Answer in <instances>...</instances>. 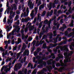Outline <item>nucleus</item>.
I'll use <instances>...</instances> for the list:
<instances>
[{"mask_svg":"<svg viewBox=\"0 0 74 74\" xmlns=\"http://www.w3.org/2000/svg\"><path fill=\"white\" fill-rule=\"evenodd\" d=\"M22 67V64L21 63H19L17 66L18 68L19 69H21V67Z\"/></svg>","mask_w":74,"mask_h":74,"instance_id":"nucleus-29","label":"nucleus"},{"mask_svg":"<svg viewBox=\"0 0 74 74\" xmlns=\"http://www.w3.org/2000/svg\"><path fill=\"white\" fill-rule=\"evenodd\" d=\"M41 57L40 56H38L36 57V59H38L41 58Z\"/></svg>","mask_w":74,"mask_h":74,"instance_id":"nucleus-49","label":"nucleus"},{"mask_svg":"<svg viewBox=\"0 0 74 74\" xmlns=\"http://www.w3.org/2000/svg\"><path fill=\"white\" fill-rule=\"evenodd\" d=\"M58 45V43H56L54 45L52 44V43H51L50 44L49 47L51 48H53V47H55L56 46Z\"/></svg>","mask_w":74,"mask_h":74,"instance_id":"nucleus-13","label":"nucleus"},{"mask_svg":"<svg viewBox=\"0 0 74 74\" xmlns=\"http://www.w3.org/2000/svg\"><path fill=\"white\" fill-rule=\"evenodd\" d=\"M26 11L28 14L29 12V8L27 7V9L26 10Z\"/></svg>","mask_w":74,"mask_h":74,"instance_id":"nucleus-51","label":"nucleus"},{"mask_svg":"<svg viewBox=\"0 0 74 74\" xmlns=\"http://www.w3.org/2000/svg\"><path fill=\"white\" fill-rule=\"evenodd\" d=\"M56 18V16H54L53 18H51V21H53L54 20H55Z\"/></svg>","mask_w":74,"mask_h":74,"instance_id":"nucleus-39","label":"nucleus"},{"mask_svg":"<svg viewBox=\"0 0 74 74\" xmlns=\"http://www.w3.org/2000/svg\"><path fill=\"white\" fill-rule=\"evenodd\" d=\"M53 51H54V52L56 53V52H57L58 51V49H53Z\"/></svg>","mask_w":74,"mask_h":74,"instance_id":"nucleus-43","label":"nucleus"},{"mask_svg":"<svg viewBox=\"0 0 74 74\" xmlns=\"http://www.w3.org/2000/svg\"><path fill=\"white\" fill-rule=\"evenodd\" d=\"M41 51V49L40 48H38L37 49V52H40V51Z\"/></svg>","mask_w":74,"mask_h":74,"instance_id":"nucleus-46","label":"nucleus"},{"mask_svg":"<svg viewBox=\"0 0 74 74\" xmlns=\"http://www.w3.org/2000/svg\"><path fill=\"white\" fill-rule=\"evenodd\" d=\"M56 57L55 56V54H51V55H49L48 56H47L46 58H45V59L47 60L48 59H51V58H52L53 59H55Z\"/></svg>","mask_w":74,"mask_h":74,"instance_id":"nucleus-3","label":"nucleus"},{"mask_svg":"<svg viewBox=\"0 0 74 74\" xmlns=\"http://www.w3.org/2000/svg\"><path fill=\"white\" fill-rule=\"evenodd\" d=\"M42 64L43 65L44 67H46L47 66V62H44Z\"/></svg>","mask_w":74,"mask_h":74,"instance_id":"nucleus-36","label":"nucleus"},{"mask_svg":"<svg viewBox=\"0 0 74 74\" xmlns=\"http://www.w3.org/2000/svg\"><path fill=\"white\" fill-rule=\"evenodd\" d=\"M41 17H40V16H38V18H37V20H40V21H39L40 22H41Z\"/></svg>","mask_w":74,"mask_h":74,"instance_id":"nucleus-47","label":"nucleus"},{"mask_svg":"<svg viewBox=\"0 0 74 74\" xmlns=\"http://www.w3.org/2000/svg\"><path fill=\"white\" fill-rule=\"evenodd\" d=\"M23 55L25 56L26 55L27 56H29V51L28 50L26 49L23 53Z\"/></svg>","mask_w":74,"mask_h":74,"instance_id":"nucleus-8","label":"nucleus"},{"mask_svg":"<svg viewBox=\"0 0 74 74\" xmlns=\"http://www.w3.org/2000/svg\"><path fill=\"white\" fill-rule=\"evenodd\" d=\"M21 52H19V53H17V55L16 56H17L19 57V56H20L21 55Z\"/></svg>","mask_w":74,"mask_h":74,"instance_id":"nucleus-53","label":"nucleus"},{"mask_svg":"<svg viewBox=\"0 0 74 74\" xmlns=\"http://www.w3.org/2000/svg\"><path fill=\"white\" fill-rule=\"evenodd\" d=\"M44 33L41 31L39 34V38H41V37H42V36H43V35H44Z\"/></svg>","mask_w":74,"mask_h":74,"instance_id":"nucleus-15","label":"nucleus"},{"mask_svg":"<svg viewBox=\"0 0 74 74\" xmlns=\"http://www.w3.org/2000/svg\"><path fill=\"white\" fill-rule=\"evenodd\" d=\"M22 34V40H23L24 39V37H23V36H24L25 34H24V33Z\"/></svg>","mask_w":74,"mask_h":74,"instance_id":"nucleus-56","label":"nucleus"},{"mask_svg":"<svg viewBox=\"0 0 74 74\" xmlns=\"http://www.w3.org/2000/svg\"><path fill=\"white\" fill-rule=\"evenodd\" d=\"M7 23L8 24H10V20L9 19H8Z\"/></svg>","mask_w":74,"mask_h":74,"instance_id":"nucleus-61","label":"nucleus"},{"mask_svg":"<svg viewBox=\"0 0 74 74\" xmlns=\"http://www.w3.org/2000/svg\"><path fill=\"white\" fill-rule=\"evenodd\" d=\"M68 53L67 52H66V53H64V56H65V57H66H66H69V56H68Z\"/></svg>","mask_w":74,"mask_h":74,"instance_id":"nucleus-22","label":"nucleus"},{"mask_svg":"<svg viewBox=\"0 0 74 74\" xmlns=\"http://www.w3.org/2000/svg\"><path fill=\"white\" fill-rule=\"evenodd\" d=\"M35 11L36 12L35 14H37V11H38V8H37L35 7Z\"/></svg>","mask_w":74,"mask_h":74,"instance_id":"nucleus-41","label":"nucleus"},{"mask_svg":"<svg viewBox=\"0 0 74 74\" xmlns=\"http://www.w3.org/2000/svg\"><path fill=\"white\" fill-rule=\"evenodd\" d=\"M15 67L14 68V71H17V70H18V66H16L15 65Z\"/></svg>","mask_w":74,"mask_h":74,"instance_id":"nucleus-34","label":"nucleus"},{"mask_svg":"<svg viewBox=\"0 0 74 74\" xmlns=\"http://www.w3.org/2000/svg\"><path fill=\"white\" fill-rule=\"evenodd\" d=\"M58 57H57L56 59V62H58L60 59H63V56L60 54L58 55Z\"/></svg>","mask_w":74,"mask_h":74,"instance_id":"nucleus-4","label":"nucleus"},{"mask_svg":"<svg viewBox=\"0 0 74 74\" xmlns=\"http://www.w3.org/2000/svg\"><path fill=\"white\" fill-rule=\"evenodd\" d=\"M17 48V46H16L14 47L13 49V51H16V50Z\"/></svg>","mask_w":74,"mask_h":74,"instance_id":"nucleus-52","label":"nucleus"},{"mask_svg":"<svg viewBox=\"0 0 74 74\" xmlns=\"http://www.w3.org/2000/svg\"><path fill=\"white\" fill-rule=\"evenodd\" d=\"M58 38H54V43H56L58 41Z\"/></svg>","mask_w":74,"mask_h":74,"instance_id":"nucleus-24","label":"nucleus"},{"mask_svg":"<svg viewBox=\"0 0 74 74\" xmlns=\"http://www.w3.org/2000/svg\"><path fill=\"white\" fill-rule=\"evenodd\" d=\"M37 64H35L34 66V67L33 68V69H35L36 67H37Z\"/></svg>","mask_w":74,"mask_h":74,"instance_id":"nucleus-54","label":"nucleus"},{"mask_svg":"<svg viewBox=\"0 0 74 74\" xmlns=\"http://www.w3.org/2000/svg\"><path fill=\"white\" fill-rule=\"evenodd\" d=\"M53 11L52 10H51L50 13H47V17H48V16H52V14H53Z\"/></svg>","mask_w":74,"mask_h":74,"instance_id":"nucleus-12","label":"nucleus"},{"mask_svg":"<svg viewBox=\"0 0 74 74\" xmlns=\"http://www.w3.org/2000/svg\"><path fill=\"white\" fill-rule=\"evenodd\" d=\"M18 18H19V15H17L15 17L14 21H15L16 20H18Z\"/></svg>","mask_w":74,"mask_h":74,"instance_id":"nucleus-35","label":"nucleus"},{"mask_svg":"<svg viewBox=\"0 0 74 74\" xmlns=\"http://www.w3.org/2000/svg\"><path fill=\"white\" fill-rule=\"evenodd\" d=\"M31 3V1L29 0V1L28 2V6H29V5H30Z\"/></svg>","mask_w":74,"mask_h":74,"instance_id":"nucleus-50","label":"nucleus"},{"mask_svg":"<svg viewBox=\"0 0 74 74\" xmlns=\"http://www.w3.org/2000/svg\"><path fill=\"white\" fill-rule=\"evenodd\" d=\"M21 22L23 23H24V22H27V20H25V19H24V18H22L21 20Z\"/></svg>","mask_w":74,"mask_h":74,"instance_id":"nucleus-23","label":"nucleus"},{"mask_svg":"<svg viewBox=\"0 0 74 74\" xmlns=\"http://www.w3.org/2000/svg\"><path fill=\"white\" fill-rule=\"evenodd\" d=\"M33 61L34 62V63H37V61H36V58L35 57H34L33 58Z\"/></svg>","mask_w":74,"mask_h":74,"instance_id":"nucleus-30","label":"nucleus"},{"mask_svg":"<svg viewBox=\"0 0 74 74\" xmlns=\"http://www.w3.org/2000/svg\"><path fill=\"white\" fill-rule=\"evenodd\" d=\"M27 69H26L25 71H24V74H27Z\"/></svg>","mask_w":74,"mask_h":74,"instance_id":"nucleus-62","label":"nucleus"},{"mask_svg":"<svg viewBox=\"0 0 74 74\" xmlns=\"http://www.w3.org/2000/svg\"><path fill=\"white\" fill-rule=\"evenodd\" d=\"M71 2H69L68 4V6L69 7V8L68 10V12L69 13V14H71L72 12H73V10H71Z\"/></svg>","mask_w":74,"mask_h":74,"instance_id":"nucleus-5","label":"nucleus"},{"mask_svg":"<svg viewBox=\"0 0 74 74\" xmlns=\"http://www.w3.org/2000/svg\"><path fill=\"white\" fill-rule=\"evenodd\" d=\"M13 7L14 8V9L15 10H16V5L15 4H13Z\"/></svg>","mask_w":74,"mask_h":74,"instance_id":"nucleus-28","label":"nucleus"},{"mask_svg":"<svg viewBox=\"0 0 74 74\" xmlns=\"http://www.w3.org/2000/svg\"><path fill=\"white\" fill-rule=\"evenodd\" d=\"M49 23V21L47 19H46L45 21H44V24H46V25H48Z\"/></svg>","mask_w":74,"mask_h":74,"instance_id":"nucleus-19","label":"nucleus"},{"mask_svg":"<svg viewBox=\"0 0 74 74\" xmlns=\"http://www.w3.org/2000/svg\"><path fill=\"white\" fill-rule=\"evenodd\" d=\"M37 67L38 68H39V69L42 68L43 67V64H42L38 65L37 66Z\"/></svg>","mask_w":74,"mask_h":74,"instance_id":"nucleus-17","label":"nucleus"},{"mask_svg":"<svg viewBox=\"0 0 74 74\" xmlns=\"http://www.w3.org/2000/svg\"><path fill=\"white\" fill-rule=\"evenodd\" d=\"M45 25H44L42 28V31H43L45 30Z\"/></svg>","mask_w":74,"mask_h":74,"instance_id":"nucleus-32","label":"nucleus"},{"mask_svg":"<svg viewBox=\"0 0 74 74\" xmlns=\"http://www.w3.org/2000/svg\"><path fill=\"white\" fill-rule=\"evenodd\" d=\"M10 69H4V71H5V72H6V73H7L8 72V71H10Z\"/></svg>","mask_w":74,"mask_h":74,"instance_id":"nucleus-31","label":"nucleus"},{"mask_svg":"<svg viewBox=\"0 0 74 74\" xmlns=\"http://www.w3.org/2000/svg\"><path fill=\"white\" fill-rule=\"evenodd\" d=\"M19 30H20V28L18 29L17 30L16 29H14L13 30L12 32V33H10V35H12V36H14V32H16L17 33H18L19 32Z\"/></svg>","mask_w":74,"mask_h":74,"instance_id":"nucleus-6","label":"nucleus"},{"mask_svg":"<svg viewBox=\"0 0 74 74\" xmlns=\"http://www.w3.org/2000/svg\"><path fill=\"white\" fill-rule=\"evenodd\" d=\"M7 53H8V55L9 54L8 53V50H7L5 51V55H7Z\"/></svg>","mask_w":74,"mask_h":74,"instance_id":"nucleus-44","label":"nucleus"},{"mask_svg":"<svg viewBox=\"0 0 74 74\" xmlns=\"http://www.w3.org/2000/svg\"><path fill=\"white\" fill-rule=\"evenodd\" d=\"M56 67H60V63L59 64H56Z\"/></svg>","mask_w":74,"mask_h":74,"instance_id":"nucleus-45","label":"nucleus"},{"mask_svg":"<svg viewBox=\"0 0 74 74\" xmlns=\"http://www.w3.org/2000/svg\"><path fill=\"white\" fill-rule=\"evenodd\" d=\"M48 36L49 37V38L50 39H51V38H52L53 37V34L52 33H50L48 34Z\"/></svg>","mask_w":74,"mask_h":74,"instance_id":"nucleus-16","label":"nucleus"},{"mask_svg":"<svg viewBox=\"0 0 74 74\" xmlns=\"http://www.w3.org/2000/svg\"><path fill=\"white\" fill-rule=\"evenodd\" d=\"M69 26H70V27H73V26H74V24H70L69 25Z\"/></svg>","mask_w":74,"mask_h":74,"instance_id":"nucleus-58","label":"nucleus"},{"mask_svg":"<svg viewBox=\"0 0 74 74\" xmlns=\"http://www.w3.org/2000/svg\"><path fill=\"white\" fill-rule=\"evenodd\" d=\"M11 58H8V59L6 60V62L7 63L8 62H10V61H11Z\"/></svg>","mask_w":74,"mask_h":74,"instance_id":"nucleus-33","label":"nucleus"},{"mask_svg":"<svg viewBox=\"0 0 74 74\" xmlns=\"http://www.w3.org/2000/svg\"><path fill=\"white\" fill-rule=\"evenodd\" d=\"M4 67H5V66L4 65L3 67H2L1 70V72H2V71H3V70H4Z\"/></svg>","mask_w":74,"mask_h":74,"instance_id":"nucleus-48","label":"nucleus"},{"mask_svg":"<svg viewBox=\"0 0 74 74\" xmlns=\"http://www.w3.org/2000/svg\"><path fill=\"white\" fill-rule=\"evenodd\" d=\"M34 56H37V52H35L34 53Z\"/></svg>","mask_w":74,"mask_h":74,"instance_id":"nucleus-57","label":"nucleus"},{"mask_svg":"<svg viewBox=\"0 0 74 74\" xmlns=\"http://www.w3.org/2000/svg\"><path fill=\"white\" fill-rule=\"evenodd\" d=\"M0 51H2V52H5V49H3V48L2 47H0Z\"/></svg>","mask_w":74,"mask_h":74,"instance_id":"nucleus-25","label":"nucleus"},{"mask_svg":"<svg viewBox=\"0 0 74 74\" xmlns=\"http://www.w3.org/2000/svg\"><path fill=\"white\" fill-rule=\"evenodd\" d=\"M69 48L71 50H74V48L72 46H70Z\"/></svg>","mask_w":74,"mask_h":74,"instance_id":"nucleus-55","label":"nucleus"},{"mask_svg":"<svg viewBox=\"0 0 74 74\" xmlns=\"http://www.w3.org/2000/svg\"><path fill=\"white\" fill-rule=\"evenodd\" d=\"M54 3H53L52 7L53 8H54L55 7V4H58L59 3V0H55L54 1Z\"/></svg>","mask_w":74,"mask_h":74,"instance_id":"nucleus-10","label":"nucleus"},{"mask_svg":"<svg viewBox=\"0 0 74 74\" xmlns=\"http://www.w3.org/2000/svg\"><path fill=\"white\" fill-rule=\"evenodd\" d=\"M52 4L51 3H50L49 6H47L48 8H49V10H51V9H52Z\"/></svg>","mask_w":74,"mask_h":74,"instance_id":"nucleus-20","label":"nucleus"},{"mask_svg":"<svg viewBox=\"0 0 74 74\" xmlns=\"http://www.w3.org/2000/svg\"><path fill=\"white\" fill-rule=\"evenodd\" d=\"M73 53H74V52L73 51H71L70 53H69L68 58H69V56H71V55H72V54H73Z\"/></svg>","mask_w":74,"mask_h":74,"instance_id":"nucleus-18","label":"nucleus"},{"mask_svg":"<svg viewBox=\"0 0 74 74\" xmlns=\"http://www.w3.org/2000/svg\"><path fill=\"white\" fill-rule=\"evenodd\" d=\"M46 30L45 29V30L43 31H41V32H42L44 34H45V33H48V30H49V28L48 27H46Z\"/></svg>","mask_w":74,"mask_h":74,"instance_id":"nucleus-11","label":"nucleus"},{"mask_svg":"<svg viewBox=\"0 0 74 74\" xmlns=\"http://www.w3.org/2000/svg\"><path fill=\"white\" fill-rule=\"evenodd\" d=\"M13 27H15V29H17L18 28H19V26L18 25H13Z\"/></svg>","mask_w":74,"mask_h":74,"instance_id":"nucleus-27","label":"nucleus"},{"mask_svg":"<svg viewBox=\"0 0 74 74\" xmlns=\"http://www.w3.org/2000/svg\"><path fill=\"white\" fill-rule=\"evenodd\" d=\"M24 31L25 33H26L28 31V29L27 28H25L24 29Z\"/></svg>","mask_w":74,"mask_h":74,"instance_id":"nucleus-59","label":"nucleus"},{"mask_svg":"<svg viewBox=\"0 0 74 74\" xmlns=\"http://www.w3.org/2000/svg\"><path fill=\"white\" fill-rule=\"evenodd\" d=\"M56 49H60V50H62L64 52H66L69 51V49H68L67 46L65 45L63 47L61 46H58L56 47Z\"/></svg>","mask_w":74,"mask_h":74,"instance_id":"nucleus-1","label":"nucleus"},{"mask_svg":"<svg viewBox=\"0 0 74 74\" xmlns=\"http://www.w3.org/2000/svg\"><path fill=\"white\" fill-rule=\"evenodd\" d=\"M47 38V36L46 35H44V36L42 37V40H44V39H46Z\"/></svg>","mask_w":74,"mask_h":74,"instance_id":"nucleus-21","label":"nucleus"},{"mask_svg":"<svg viewBox=\"0 0 74 74\" xmlns=\"http://www.w3.org/2000/svg\"><path fill=\"white\" fill-rule=\"evenodd\" d=\"M44 41H41V42H40V43H39V44H40V45H42V44H43V43H44Z\"/></svg>","mask_w":74,"mask_h":74,"instance_id":"nucleus-60","label":"nucleus"},{"mask_svg":"<svg viewBox=\"0 0 74 74\" xmlns=\"http://www.w3.org/2000/svg\"><path fill=\"white\" fill-rule=\"evenodd\" d=\"M54 14L56 15L57 14V10H54Z\"/></svg>","mask_w":74,"mask_h":74,"instance_id":"nucleus-42","label":"nucleus"},{"mask_svg":"<svg viewBox=\"0 0 74 74\" xmlns=\"http://www.w3.org/2000/svg\"><path fill=\"white\" fill-rule=\"evenodd\" d=\"M52 67H53L50 65L47 66H46V68L48 70H52V69H53V68Z\"/></svg>","mask_w":74,"mask_h":74,"instance_id":"nucleus-14","label":"nucleus"},{"mask_svg":"<svg viewBox=\"0 0 74 74\" xmlns=\"http://www.w3.org/2000/svg\"><path fill=\"white\" fill-rule=\"evenodd\" d=\"M31 65H32V63H31V62H29L28 65L27 67H28V68L30 67V66H31Z\"/></svg>","mask_w":74,"mask_h":74,"instance_id":"nucleus-38","label":"nucleus"},{"mask_svg":"<svg viewBox=\"0 0 74 74\" xmlns=\"http://www.w3.org/2000/svg\"><path fill=\"white\" fill-rule=\"evenodd\" d=\"M51 61H53V59H50L49 60L47 61V65H52L53 69H55V61H52V62Z\"/></svg>","mask_w":74,"mask_h":74,"instance_id":"nucleus-2","label":"nucleus"},{"mask_svg":"<svg viewBox=\"0 0 74 74\" xmlns=\"http://www.w3.org/2000/svg\"><path fill=\"white\" fill-rule=\"evenodd\" d=\"M45 14H46V11H43L42 14V16H44L45 15Z\"/></svg>","mask_w":74,"mask_h":74,"instance_id":"nucleus-26","label":"nucleus"},{"mask_svg":"<svg viewBox=\"0 0 74 74\" xmlns=\"http://www.w3.org/2000/svg\"><path fill=\"white\" fill-rule=\"evenodd\" d=\"M3 22L4 23H6V17H5L3 19Z\"/></svg>","mask_w":74,"mask_h":74,"instance_id":"nucleus-40","label":"nucleus"},{"mask_svg":"<svg viewBox=\"0 0 74 74\" xmlns=\"http://www.w3.org/2000/svg\"><path fill=\"white\" fill-rule=\"evenodd\" d=\"M63 19H62L60 20V24H62L63 23Z\"/></svg>","mask_w":74,"mask_h":74,"instance_id":"nucleus-37","label":"nucleus"},{"mask_svg":"<svg viewBox=\"0 0 74 74\" xmlns=\"http://www.w3.org/2000/svg\"><path fill=\"white\" fill-rule=\"evenodd\" d=\"M64 34L65 36H66V37H71V36H72L73 34H74V33L72 32L68 35V32L67 31H66L65 32Z\"/></svg>","mask_w":74,"mask_h":74,"instance_id":"nucleus-7","label":"nucleus"},{"mask_svg":"<svg viewBox=\"0 0 74 74\" xmlns=\"http://www.w3.org/2000/svg\"><path fill=\"white\" fill-rule=\"evenodd\" d=\"M33 6L32 5H29V8H31V9H33Z\"/></svg>","mask_w":74,"mask_h":74,"instance_id":"nucleus-63","label":"nucleus"},{"mask_svg":"<svg viewBox=\"0 0 74 74\" xmlns=\"http://www.w3.org/2000/svg\"><path fill=\"white\" fill-rule=\"evenodd\" d=\"M18 74H23L22 73V71H19L18 72Z\"/></svg>","mask_w":74,"mask_h":74,"instance_id":"nucleus-64","label":"nucleus"},{"mask_svg":"<svg viewBox=\"0 0 74 74\" xmlns=\"http://www.w3.org/2000/svg\"><path fill=\"white\" fill-rule=\"evenodd\" d=\"M42 60H40L39 62V64H41L42 62L43 61V60H45V58H47V57H45V54H44L42 56Z\"/></svg>","mask_w":74,"mask_h":74,"instance_id":"nucleus-9","label":"nucleus"}]
</instances>
